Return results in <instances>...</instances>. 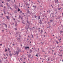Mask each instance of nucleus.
<instances>
[{
	"instance_id": "nucleus-22",
	"label": "nucleus",
	"mask_w": 63,
	"mask_h": 63,
	"mask_svg": "<svg viewBox=\"0 0 63 63\" xmlns=\"http://www.w3.org/2000/svg\"><path fill=\"white\" fill-rule=\"evenodd\" d=\"M7 49H5V52H7Z\"/></svg>"
},
{
	"instance_id": "nucleus-18",
	"label": "nucleus",
	"mask_w": 63,
	"mask_h": 63,
	"mask_svg": "<svg viewBox=\"0 0 63 63\" xmlns=\"http://www.w3.org/2000/svg\"><path fill=\"white\" fill-rule=\"evenodd\" d=\"M52 21H53L52 20H50V21L51 22H52Z\"/></svg>"
},
{
	"instance_id": "nucleus-11",
	"label": "nucleus",
	"mask_w": 63,
	"mask_h": 63,
	"mask_svg": "<svg viewBox=\"0 0 63 63\" xmlns=\"http://www.w3.org/2000/svg\"><path fill=\"white\" fill-rule=\"evenodd\" d=\"M18 12H19V11H20V9H19V8L18 9Z\"/></svg>"
},
{
	"instance_id": "nucleus-27",
	"label": "nucleus",
	"mask_w": 63,
	"mask_h": 63,
	"mask_svg": "<svg viewBox=\"0 0 63 63\" xmlns=\"http://www.w3.org/2000/svg\"><path fill=\"white\" fill-rule=\"evenodd\" d=\"M60 33H62V32H63V31H60Z\"/></svg>"
},
{
	"instance_id": "nucleus-40",
	"label": "nucleus",
	"mask_w": 63,
	"mask_h": 63,
	"mask_svg": "<svg viewBox=\"0 0 63 63\" xmlns=\"http://www.w3.org/2000/svg\"><path fill=\"white\" fill-rule=\"evenodd\" d=\"M16 24L17 25V23L16 22V24Z\"/></svg>"
},
{
	"instance_id": "nucleus-50",
	"label": "nucleus",
	"mask_w": 63,
	"mask_h": 63,
	"mask_svg": "<svg viewBox=\"0 0 63 63\" xmlns=\"http://www.w3.org/2000/svg\"><path fill=\"white\" fill-rule=\"evenodd\" d=\"M32 7H33V8H35L34 7V5H33V6H32Z\"/></svg>"
},
{
	"instance_id": "nucleus-59",
	"label": "nucleus",
	"mask_w": 63,
	"mask_h": 63,
	"mask_svg": "<svg viewBox=\"0 0 63 63\" xmlns=\"http://www.w3.org/2000/svg\"><path fill=\"white\" fill-rule=\"evenodd\" d=\"M3 55H4V56H5V55L4 54H3Z\"/></svg>"
},
{
	"instance_id": "nucleus-21",
	"label": "nucleus",
	"mask_w": 63,
	"mask_h": 63,
	"mask_svg": "<svg viewBox=\"0 0 63 63\" xmlns=\"http://www.w3.org/2000/svg\"><path fill=\"white\" fill-rule=\"evenodd\" d=\"M22 58H20V60H21V61H22Z\"/></svg>"
},
{
	"instance_id": "nucleus-46",
	"label": "nucleus",
	"mask_w": 63,
	"mask_h": 63,
	"mask_svg": "<svg viewBox=\"0 0 63 63\" xmlns=\"http://www.w3.org/2000/svg\"><path fill=\"white\" fill-rule=\"evenodd\" d=\"M51 14H52V15H53V14H54V13H51Z\"/></svg>"
},
{
	"instance_id": "nucleus-8",
	"label": "nucleus",
	"mask_w": 63,
	"mask_h": 63,
	"mask_svg": "<svg viewBox=\"0 0 63 63\" xmlns=\"http://www.w3.org/2000/svg\"><path fill=\"white\" fill-rule=\"evenodd\" d=\"M17 40H18V41H20V38H18L17 39Z\"/></svg>"
},
{
	"instance_id": "nucleus-28",
	"label": "nucleus",
	"mask_w": 63,
	"mask_h": 63,
	"mask_svg": "<svg viewBox=\"0 0 63 63\" xmlns=\"http://www.w3.org/2000/svg\"><path fill=\"white\" fill-rule=\"evenodd\" d=\"M6 4L7 6H8V3H7Z\"/></svg>"
},
{
	"instance_id": "nucleus-41",
	"label": "nucleus",
	"mask_w": 63,
	"mask_h": 63,
	"mask_svg": "<svg viewBox=\"0 0 63 63\" xmlns=\"http://www.w3.org/2000/svg\"><path fill=\"white\" fill-rule=\"evenodd\" d=\"M41 32H43V31L42 30L41 31Z\"/></svg>"
},
{
	"instance_id": "nucleus-35",
	"label": "nucleus",
	"mask_w": 63,
	"mask_h": 63,
	"mask_svg": "<svg viewBox=\"0 0 63 63\" xmlns=\"http://www.w3.org/2000/svg\"><path fill=\"white\" fill-rule=\"evenodd\" d=\"M36 56H37V57H38V55H37V54L36 55Z\"/></svg>"
},
{
	"instance_id": "nucleus-45",
	"label": "nucleus",
	"mask_w": 63,
	"mask_h": 63,
	"mask_svg": "<svg viewBox=\"0 0 63 63\" xmlns=\"http://www.w3.org/2000/svg\"><path fill=\"white\" fill-rule=\"evenodd\" d=\"M45 16V15H43V17H44V16Z\"/></svg>"
},
{
	"instance_id": "nucleus-17",
	"label": "nucleus",
	"mask_w": 63,
	"mask_h": 63,
	"mask_svg": "<svg viewBox=\"0 0 63 63\" xmlns=\"http://www.w3.org/2000/svg\"><path fill=\"white\" fill-rule=\"evenodd\" d=\"M27 23H28V24H30V23H29V22H28V20H27Z\"/></svg>"
},
{
	"instance_id": "nucleus-44",
	"label": "nucleus",
	"mask_w": 63,
	"mask_h": 63,
	"mask_svg": "<svg viewBox=\"0 0 63 63\" xmlns=\"http://www.w3.org/2000/svg\"><path fill=\"white\" fill-rule=\"evenodd\" d=\"M49 25V26L50 28V27H51V26H50V25Z\"/></svg>"
},
{
	"instance_id": "nucleus-3",
	"label": "nucleus",
	"mask_w": 63,
	"mask_h": 63,
	"mask_svg": "<svg viewBox=\"0 0 63 63\" xmlns=\"http://www.w3.org/2000/svg\"><path fill=\"white\" fill-rule=\"evenodd\" d=\"M19 53V52L17 51H16V53H15V54H17V55H18Z\"/></svg>"
},
{
	"instance_id": "nucleus-1",
	"label": "nucleus",
	"mask_w": 63,
	"mask_h": 63,
	"mask_svg": "<svg viewBox=\"0 0 63 63\" xmlns=\"http://www.w3.org/2000/svg\"><path fill=\"white\" fill-rule=\"evenodd\" d=\"M26 29V30H27V31H28V29L30 28V27L29 26V25H28L27 27H25Z\"/></svg>"
},
{
	"instance_id": "nucleus-61",
	"label": "nucleus",
	"mask_w": 63,
	"mask_h": 63,
	"mask_svg": "<svg viewBox=\"0 0 63 63\" xmlns=\"http://www.w3.org/2000/svg\"><path fill=\"white\" fill-rule=\"evenodd\" d=\"M4 59H6V58H5V57H4Z\"/></svg>"
},
{
	"instance_id": "nucleus-63",
	"label": "nucleus",
	"mask_w": 63,
	"mask_h": 63,
	"mask_svg": "<svg viewBox=\"0 0 63 63\" xmlns=\"http://www.w3.org/2000/svg\"><path fill=\"white\" fill-rule=\"evenodd\" d=\"M62 16H63V13H62Z\"/></svg>"
},
{
	"instance_id": "nucleus-47",
	"label": "nucleus",
	"mask_w": 63,
	"mask_h": 63,
	"mask_svg": "<svg viewBox=\"0 0 63 63\" xmlns=\"http://www.w3.org/2000/svg\"><path fill=\"white\" fill-rule=\"evenodd\" d=\"M8 2H10V0H8Z\"/></svg>"
},
{
	"instance_id": "nucleus-51",
	"label": "nucleus",
	"mask_w": 63,
	"mask_h": 63,
	"mask_svg": "<svg viewBox=\"0 0 63 63\" xmlns=\"http://www.w3.org/2000/svg\"><path fill=\"white\" fill-rule=\"evenodd\" d=\"M19 17H21V16H19Z\"/></svg>"
},
{
	"instance_id": "nucleus-39",
	"label": "nucleus",
	"mask_w": 63,
	"mask_h": 63,
	"mask_svg": "<svg viewBox=\"0 0 63 63\" xmlns=\"http://www.w3.org/2000/svg\"><path fill=\"white\" fill-rule=\"evenodd\" d=\"M3 12H4V14H5V11H3Z\"/></svg>"
},
{
	"instance_id": "nucleus-43",
	"label": "nucleus",
	"mask_w": 63,
	"mask_h": 63,
	"mask_svg": "<svg viewBox=\"0 0 63 63\" xmlns=\"http://www.w3.org/2000/svg\"><path fill=\"white\" fill-rule=\"evenodd\" d=\"M6 10V9L5 8L4 9V11H5V10Z\"/></svg>"
},
{
	"instance_id": "nucleus-56",
	"label": "nucleus",
	"mask_w": 63,
	"mask_h": 63,
	"mask_svg": "<svg viewBox=\"0 0 63 63\" xmlns=\"http://www.w3.org/2000/svg\"><path fill=\"white\" fill-rule=\"evenodd\" d=\"M55 54H56V53H54V55H55Z\"/></svg>"
},
{
	"instance_id": "nucleus-19",
	"label": "nucleus",
	"mask_w": 63,
	"mask_h": 63,
	"mask_svg": "<svg viewBox=\"0 0 63 63\" xmlns=\"http://www.w3.org/2000/svg\"><path fill=\"white\" fill-rule=\"evenodd\" d=\"M61 38H60V39H58L59 40V41H61Z\"/></svg>"
},
{
	"instance_id": "nucleus-60",
	"label": "nucleus",
	"mask_w": 63,
	"mask_h": 63,
	"mask_svg": "<svg viewBox=\"0 0 63 63\" xmlns=\"http://www.w3.org/2000/svg\"><path fill=\"white\" fill-rule=\"evenodd\" d=\"M49 13H50V10H49Z\"/></svg>"
},
{
	"instance_id": "nucleus-5",
	"label": "nucleus",
	"mask_w": 63,
	"mask_h": 63,
	"mask_svg": "<svg viewBox=\"0 0 63 63\" xmlns=\"http://www.w3.org/2000/svg\"><path fill=\"white\" fill-rule=\"evenodd\" d=\"M58 10H59L60 11H62V9H61V8H58Z\"/></svg>"
},
{
	"instance_id": "nucleus-16",
	"label": "nucleus",
	"mask_w": 63,
	"mask_h": 63,
	"mask_svg": "<svg viewBox=\"0 0 63 63\" xmlns=\"http://www.w3.org/2000/svg\"><path fill=\"white\" fill-rule=\"evenodd\" d=\"M31 35H32V38H34V36H33V35H32V34H31Z\"/></svg>"
},
{
	"instance_id": "nucleus-7",
	"label": "nucleus",
	"mask_w": 63,
	"mask_h": 63,
	"mask_svg": "<svg viewBox=\"0 0 63 63\" xmlns=\"http://www.w3.org/2000/svg\"><path fill=\"white\" fill-rule=\"evenodd\" d=\"M40 24H43V23H42V21H41V20H40Z\"/></svg>"
},
{
	"instance_id": "nucleus-48",
	"label": "nucleus",
	"mask_w": 63,
	"mask_h": 63,
	"mask_svg": "<svg viewBox=\"0 0 63 63\" xmlns=\"http://www.w3.org/2000/svg\"><path fill=\"white\" fill-rule=\"evenodd\" d=\"M10 9L11 10H12V8H11V7H10Z\"/></svg>"
},
{
	"instance_id": "nucleus-57",
	"label": "nucleus",
	"mask_w": 63,
	"mask_h": 63,
	"mask_svg": "<svg viewBox=\"0 0 63 63\" xmlns=\"http://www.w3.org/2000/svg\"><path fill=\"white\" fill-rule=\"evenodd\" d=\"M60 56H62V55H60Z\"/></svg>"
},
{
	"instance_id": "nucleus-23",
	"label": "nucleus",
	"mask_w": 63,
	"mask_h": 63,
	"mask_svg": "<svg viewBox=\"0 0 63 63\" xmlns=\"http://www.w3.org/2000/svg\"><path fill=\"white\" fill-rule=\"evenodd\" d=\"M56 42L57 44H58V42H57V41H56Z\"/></svg>"
},
{
	"instance_id": "nucleus-62",
	"label": "nucleus",
	"mask_w": 63,
	"mask_h": 63,
	"mask_svg": "<svg viewBox=\"0 0 63 63\" xmlns=\"http://www.w3.org/2000/svg\"><path fill=\"white\" fill-rule=\"evenodd\" d=\"M7 14H9V12H7Z\"/></svg>"
},
{
	"instance_id": "nucleus-15",
	"label": "nucleus",
	"mask_w": 63,
	"mask_h": 63,
	"mask_svg": "<svg viewBox=\"0 0 63 63\" xmlns=\"http://www.w3.org/2000/svg\"><path fill=\"white\" fill-rule=\"evenodd\" d=\"M31 55H28V57H29V58H30V57H31Z\"/></svg>"
},
{
	"instance_id": "nucleus-10",
	"label": "nucleus",
	"mask_w": 63,
	"mask_h": 63,
	"mask_svg": "<svg viewBox=\"0 0 63 63\" xmlns=\"http://www.w3.org/2000/svg\"><path fill=\"white\" fill-rule=\"evenodd\" d=\"M25 49H26L27 48H28V49H29V47H25Z\"/></svg>"
},
{
	"instance_id": "nucleus-34",
	"label": "nucleus",
	"mask_w": 63,
	"mask_h": 63,
	"mask_svg": "<svg viewBox=\"0 0 63 63\" xmlns=\"http://www.w3.org/2000/svg\"><path fill=\"white\" fill-rule=\"evenodd\" d=\"M22 23H23V24H25V23H24V22H22Z\"/></svg>"
},
{
	"instance_id": "nucleus-37",
	"label": "nucleus",
	"mask_w": 63,
	"mask_h": 63,
	"mask_svg": "<svg viewBox=\"0 0 63 63\" xmlns=\"http://www.w3.org/2000/svg\"><path fill=\"white\" fill-rule=\"evenodd\" d=\"M8 50H10V48H8Z\"/></svg>"
},
{
	"instance_id": "nucleus-64",
	"label": "nucleus",
	"mask_w": 63,
	"mask_h": 63,
	"mask_svg": "<svg viewBox=\"0 0 63 63\" xmlns=\"http://www.w3.org/2000/svg\"><path fill=\"white\" fill-rule=\"evenodd\" d=\"M20 13H22V11H20Z\"/></svg>"
},
{
	"instance_id": "nucleus-55",
	"label": "nucleus",
	"mask_w": 63,
	"mask_h": 63,
	"mask_svg": "<svg viewBox=\"0 0 63 63\" xmlns=\"http://www.w3.org/2000/svg\"><path fill=\"white\" fill-rule=\"evenodd\" d=\"M8 6V7H10V6H9V5H8V6Z\"/></svg>"
},
{
	"instance_id": "nucleus-2",
	"label": "nucleus",
	"mask_w": 63,
	"mask_h": 63,
	"mask_svg": "<svg viewBox=\"0 0 63 63\" xmlns=\"http://www.w3.org/2000/svg\"><path fill=\"white\" fill-rule=\"evenodd\" d=\"M25 4L26 5V6H29V4H28V3L27 2H26L25 3Z\"/></svg>"
},
{
	"instance_id": "nucleus-4",
	"label": "nucleus",
	"mask_w": 63,
	"mask_h": 63,
	"mask_svg": "<svg viewBox=\"0 0 63 63\" xmlns=\"http://www.w3.org/2000/svg\"><path fill=\"white\" fill-rule=\"evenodd\" d=\"M17 51L19 52L20 51H21V50L20 49H18V47L17 48Z\"/></svg>"
},
{
	"instance_id": "nucleus-58",
	"label": "nucleus",
	"mask_w": 63,
	"mask_h": 63,
	"mask_svg": "<svg viewBox=\"0 0 63 63\" xmlns=\"http://www.w3.org/2000/svg\"><path fill=\"white\" fill-rule=\"evenodd\" d=\"M13 46H14L15 44H13Z\"/></svg>"
},
{
	"instance_id": "nucleus-33",
	"label": "nucleus",
	"mask_w": 63,
	"mask_h": 63,
	"mask_svg": "<svg viewBox=\"0 0 63 63\" xmlns=\"http://www.w3.org/2000/svg\"><path fill=\"white\" fill-rule=\"evenodd\" d=\"M30 50L31 51V52H32V50H31V49H30Z\"/></svg>"
},
{
	"instance_id": "nucleus-9",
	"label": "nucleus",
	"mask_w": 63,
	"mask_h": 63,
	"mask_svg": "<svg viewBox=\"0 0 63 63\" xmlns=\"http://www.w3.org/2000/svg\"><path fill=\"white\" fill-rule=\"evenodd\" d=\"M38 20H41V18H40V16H39L38 17Z\"/></svg>"
},
{
	"instance_id": "nucleus-38",
	"label": "nucleus",
	"mask_w": 63,
	"mask_h": 63,
	"mask_svg": "<svg viewBox=\"0 0 63 63\" xmlns=\"http://www.w3.org/2000/svg\"><path fill=\"white\" fill-rule=\"evenodd\" d=\"M15 26H16H16H17V25H16V24H15Z\"/></svg>"
},
{
	"instance_id": "nucleus-14",
	"label": "nucleus",
	"mask_w": 63,
	"mask_h": 63,
	"mask_svg": "<svg viewBox=\"0 0 63 63\" xmlns=\"http://www.w3.org/2000/svg\"><path fill=\"white\" fill-rule=\"evenodd\" d=\"M5 26L6 28H7V24H5Z\"/></svg>"
},
{
	"instance_id": "nucleus-36",
	"label": "nucleus",
	"mask_w": 63,
	"mask_h": 63,
	"mask_svg": "<svg viewBox=\"0 0 63 63\" xmlns=\"http://www.w3.org/2000/svg\"><path fill=\"white\" fill-rule=\"evenodd\" d=\"M57 0V1H56V2H58V0Z\"/></svg>"
},
{
	"instance_id": "nucleus-13",
	"label": "nucleus",
	"mask_w": 63,
	"mask_h": 63,
	"mask_svg": "<svg viewBox=\"0 0 63 63\" xmlns=\"http://www.w3.org/2000/svg\"><path fill=\"white\" fill-rule=\"evenodd\" d=\"M47 24H48L49 25H50V22H48L47 23Z\"/></svg>"
},
{
	"instance_id": "nucleus-53",
	"label": "nucleus",
	"mask_w": 63,
	"mask_h": 63,
	"mask_svg": "<svg viewBox=\"0 0 63 63\" xmlns=\"http://www.w3.org/2000/svg\"><path fill=\"white\" fill-rule=\"evenodd\" d=\"M38 50L40 49H39V48H38Z\"/></svg>"
},
{
	"instance_id": "nucleus-24",
	"label": "nucleus",
	"mask_w": 63,
	"mask_h": 63,
	"mask_svg": "<svg viewBox=\"0 0 63 63\" xmlns=\"http://www.w3.org/2000/svg\"><path fill=\"white\" fill-rule=\"evenodd\" d=\"M18 36L19 37V38H20V37H21V36H20V34H19V35Z\"/></svg>"
},
{
	"instance_id": "nucleus-30",
	"label": "nucleus",
	"mask_w": 63,
	"mask_h": 63,
	"mask_svg": "<svg viewBox=\"0 0 63 63\" xmlns=\"http://www.w3.org/2000/svg\"><path fill=\"white\" fill-rule=\"evenodd\" d=\"M9 52L10 53H11V51H9Z\"/></svg>"
},
{
	"instance_id": "nucleus-42",
	"label": "nucleus",
	"mask_w": 63,
	"mask_h": 63,
	"mask_svg": "<svg viewBox=\"0 0 63 63\" xmlns=\"http://www.w3.org/2000/svg\"><path fill=\"white\" fill-rule=\"evenodd\" d=\"M0 63H2V61H1V60H0Z\"/></svg>"
},
{
	"instance_id": "nucleus-54",
	"label": "nucleus",
	"mask_w": 63,
	"mask_h": 63,
	"mask_svg": "<svg viewBox=\"0 0 63 63\" xmlns=\"http://www.w3.org/2000/svg\"><path fill=\"white\" fill-rule=\"evenodd\" d=\"M34 8H36V6H34Z\"/></svg>"
},
{
	"instance_id": "nucleus-31",
	"label": "nucleus",
	"mask_w": 63,
	"mask_h": 63,
	"mask_svg": "<svg viewBox=\"0 0 63 63\" xmlns=\"http://www.w3.org/2000/svg\"><path fill=\"white\" fill-rule=\"evenodd\" d=\"M36 36H38V34L37 33H36Z\"/></svg>"
},
{
	"instance_id": "nucleus-52",
	"label": "nucleus",
	"mask_w": 63,
	"mask_h": 63,
	"mask_svg": "<svg viewBox=\"0 0 63 63\" xmlns=\"http://www.w3.org/2000/svg\"><path fill=\"white\" fill-rule=\"evenodd\" d=\"M6 55L7 56H8V54H6Z\"/></svg>"
},
{
	"instance_id": "nucleus-12",
	"label": "nucleus",
	"mask_w": 63,
	"mask_h": 63,
	"mask_svg": "<svg viewBox=\"0 0 63 63\" xmlns=\"http://www.w3.org/2000/svg\"><path fill=\"white\" fill-rule=\"evenodd\" d=\"M9 55H10V57H11V56H12V54H11V53H10Z\"/></svg>"
},
{
	"instance_id": "nucleus-49",
	"label": "nucleus",
	"mask_w": 63,
	"mask_h": 63,
	"mask_svg": "<svg viewBox=\"0 0 63 63\" xmlns=\"http://www.w3.org/2000/svg\"><path fill=\"white\" fill-rule=\"evenodd\" d=\"M44 37H46V36H45V35H44Z\"/></svg>"
},
{
	"instance_id": "nucleus-6",
	"label": "nucleus",
	"mask_w": 63,
	"mask_h": 63,
	"mask_svg": "<svg viewBox=\"0 0 63 63\" xmlns=\"http://www.w3.org/2000/svg\"><path fill=\"white\" fill-rule=\"evenodd\" d=\"M6 17L8 19H9L10 18V16H6Z\"/></svg>"
},
{
	"instance_id": "nucleus-32",
	"label": "nucleus",
	"mask_w": 63,
	"mask_h": 63,
	"mask_svg": "<svg viewBox=\"0 0 63 63\" xmlns=\"http://www.w3.org/2000/svg\"><path fill=\"white\" fill-rule=\"evenodd\" d=\"M51 6H52V8H53V6H52V5H51Z\"/></svg>"
},
{
	"instance_id": "nucleus-25",
	"label": "nucleus",
	"mask_w": 63,
	"mask_h": 63,
	"mask_svg": "<svg viewBox=\"0 0 63 63\" xmlns=\"http://www.w3.org/2000/svg\"><path fill=\"white\" fill-rule=\"evenodd\" d=\"M44 15V16H47V15L45 13H44V15Z\"/></svg>"
},
{
	"instance_id": "nucleus-29",
	"label": "nucleus",
	"mask_w": 63,
	"mask_h": 63,
	"mask_svg": "<svg viewBox=\"0 0 63 63\" xmlns=\"http://www.w3.org/2000/svg\"><path fill=\"white\" fill-rule=\"evenodd\" d=\"M34 16H35V18H36V17H37V16H36V15H34Z\"/></svg>"
},
{
	"instance_id": "nucleus-26",
	"label": "nucleus",
	"mask_w": 63,
	"mask_h": 63,
	"mask_svg": "<svg viewBox=\"0 0 63 63\" xmlns=\"http://www.w3.org/2000/svg\"><path fill=\"white\" fill-rule=\"evenodd\" d=\"M47 59H48V61H49V58H48Z\"/></svg>"
},
{
	"instance_id": "nucleus-20",
	"label": "nucleus",
	"mask_w": 63,
	"mask_h": 63,
	"mask_svg": "<svg viewBox=\"0 0 63 63\" xmlns=\"http://www.w3.org/2000/svg\"><path fill=\"white\" fill-rule=\"evenodd\" d=\"M0 6L1 7H4V6L3 5H1Z\"/></svg>"
}]
</instances>
